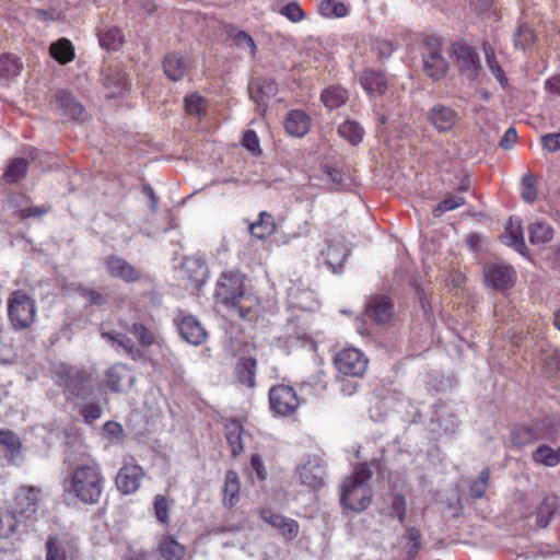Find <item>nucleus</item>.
I'll use <instances>...</instances> for the list:
<instances>
[{
  "label": "nucleus",
  "mask_w": 560,
  "mask_h": 560,
  "mask_svg": "<svg viewBox=\"0 0 560 560\" xmlns=\"http://www.w3.org/2000/svg\"><path fill=\"white\" fill-rule=\"evenodd\" d=\"M364 91L372 97L381 96L387 91V78L382 71L366 69L360 77Z\"/></svg>",
  "instance_id": "nucleus-23"
},
{
  "label": "nucleus",
  "mask_w": 560,
  "mask_h": 560,
  "mask_svg": "<svg viewBox=\"0 0 560 560\" xmlns=\"http://www.w3.org/2000/svg\"><path fill=\"white\" fill-rule=\"evenodd\" d=\"M37 307L34 299L22 290L13 291L8 299V318L13 330H26L36 320Z\"/></svg>",
  "instance_id": "nucleus-4"
},
{
  "label": "nucleus",
  "mask_w": 560,
  "mask_h": 560,
  "mask_svg": "<svg viewBox=\"0 0 560 560\" xmlns=\"http://www.w3.org/2000/svg\"><path fill=\"white\" fill-rule=\"evenodd\" d=\"M406 508L407 504L405 497L399 493L395 494L392 501V510L400 523L405 522L407 510Z\"/></svg>",
  "instance_id": "nucleus-63"
},
{
  "label": "nucleus",
  "mask_w": 560,
  "mask_h": 560,
  "mask_svg": "<svg viewBox=\"0 0 560 560\" xmlns=\"http://www.w3.org/2000/svg\"><path fill=\"white\" fill-rule=\"evenodd\" d=\"M334 363L341 374L361 377L366 372L369 360L359 349L347 348L337 353Z\"/></svg>",
  "instance_id": "nucleus-6"
},
{
  "label": "nucleus",
  "mask_w": 560,
  "mask_h": 560,
  "mask_svg": "<svg viewBox=\"0 0 560 560\" xmlns=\"http://www.w3.org/2000/svg\"><path fill=\"white\" fill-rule=\"evenodd\" d=\"M80 415L82 416L85 423H92L102 416V408L97 404L83 405L80 408Z\"/></svg>",
  "instance_id": "nucleus-60"
},
{
  "label": "nucleus",
  "mask_w": 560,
  "mask_h": 560,
  "mask_svg": "<svg viewBox=\"0 0 560 560\" xmlns=\"http://www.w3.org/2000/svg\"><path fill=\"white\" fill-rule=\"evenodd\" d=\"M532 459L535 464L553 468L560 464V444L557 448L548 444H540L533 453Z\"/></svg>",
  "instance_id": "nucleus-28"
},
{
  "label": "nucleus",
  "mask_w": 560,
  "mask_h": 560,
  "mask_svg": "<svg viewBox=\"0 0 560 560\" xmlns=\"http://www.w3.org/2000/svg\"><path fill=\"white\" fill-rule=\"evenodd\" d=\"M103 83L109 91L110 97L121 94L129 85L127 74L119 68H108L103 78Z\"/></svg>",
  "instance_id": "nucleus-27"
},
{
  "label": "nucleus",
  "mask_w": 560,
  "mask_h": 560,
  "mask_svg": "<svg viewBox=\"0 0 560 560\" xmlns=\"http://www.w3.org/2000/svg\"><path fill=\"white\" fill-rule=\"evenodd\" d=\"M365 316L378 325H386L393 317V303L387 296H372L365 307Z\"/></svg>",
  "instance_id": "nucleus-20"
},
{
  "label": "nucleus",
  "mask_w": 560,
  "mask_h": 560,
  "mask_svg": "<svg viewBox=\"0 0 560 560\" xmlns=\"http://www.w3.org/2000/svg\"><path fill=\"white\" fill-rule=\"evenodd\" d=\"M501 240L503 244L513 247L517 253L525 256L527 247L523 235L521 220H514L511 218L505 225V231L501 235Z\"/></svg>",
  "instance_id": "nucleus-24"
},
{
  "label": "nucleus",
  "mask_w": 560,
  "mask_h": 560,
  "mask_svg": "<svg viewBox=\"0 0 560 560\" xmlns=\"http://www.w3.org/2000/svg\"><path fill=\"white\" fill-rule=\"evenodd\" d=\"M529 242L533 245L541 246L553 238V229L550 224L539 221L528 226Z\"/></svg>",
  "instance_id": "nucleus-35"
},
{
  "label": "nucleus",
  "mask_w": 560,
  "mask_h": 560,
  "mask_svg": "<svg viewBox=\"0 0 560 560\" xmlns=\"http://www.w3.org/2000/svg\"><path fill=\"white\" fill-rule=\"evenodd\" d=\"M396 49V46L387 39H376L373 44V50L380 58H388Z\"/></svg>",
  "instance_id": "nucleus-62"
},
{
  "label": "nucleus",
  "mask_w": 560,
  "mask_h": 560,
  "mask_svg": "<svg viewBox=\"0 0 560 560\" xmlns=\"http://www.w3.org/2000/svg\"><path fill=\"white\" fill-rule=\"evenodd\" d=\"M122 40L121 31L117 27H110L98 34L100 45L107 50H116Z\"/></svg>",
  "instance_id": "nucleus-47"
},
{
  "label": "nucleus",
  "mask_w": 560,
  "mask_h": 560,
  "mask_svg": "<svg viewBox=\"0 0 560 560\" xmlns=\"http://www.w3.org/2000/svg\"><path fill=\"white\" fill-rule=\"evenodd\" d=\"M556 505H557L556 497H547L539 504V506L537 509V523L540 527H546L549 524L550 518L555 514Z\"/></svg>",
  "instance_id": "nucleus-48"
},
{
  "label": "nucleus",
  "mask_w": 560,
  "mask_h": 560,
  "mask_svg": "<svg viewBox=\"0 0 560 560\" xmlns=\"http://www.w3.org/2000/svg\"><path fill=\"white\" fill-rule=\"evenodd\" d=\"M104 265L106 272L112 278L119 279L126 283H133L142 278L141 270L118 255H108L104 260Z\"/></svg>",
  "instance_id": "nucleus-12"
},
{
  "label": "nucleus",
  "mask_w": 560,
  "mask_h": 560,
  "mask_svg": "<svg viewBox=\"0 0 560 560\" xmlns=\"http://www.w3.org/2000/svg\"><path fill=\"white\" fill-rule=\"evenodd\" d=\"M154 513L160 523L166 524L168 522V502L162 494H158L154 499Z\"/></svg>",
  "instance_id": "nucleus-55"
},
{
  "label": "nucleus",
  "mask_w": 560,
  "mask_h": 560,
  "mask_svg": "<svg viewBox=\"0 0 560 560\" xmlns=\"http://www.w3.org/2000/svg\"><path fill=\"white\" fill-rule=\"evenodd\" d=\"M180 337L190 345H202L208 334L201 323L192 315L183 316L177 323Z\"/></svg>",
  "instance_id": "nucleus-18"
},
{
  "label": "nucleus",
  "mask_w": 560,
  "mask_h": 560,
  "mask_svg": "<svg viewBox=\"0 0 560 560\" xmlns=\"http://www.w3.org/2000/svg\"><path fill=\"white\" fill-rule=\"evenodd\" d=\"M284 127L288 133L300 138L308 132L311 118L303 110H291L284 120Z\"/></svg>",
  "instance_id": "nucleus-25"
},
{
  "label": "nucleus",
  "mask_w": 560,
  "mask_h": 560,
  "mask_svg": "<svg viewBox=\"0 0 560 560\" xmlns=\"http://www.w3.org/2000/svg\"><path fill=\"white\" fill-rule=\"evenodd\" d=\"M490 480V469L489 467H485L479 476L472 480L469 485V494L474 499H481L488 488Z\"/></svg>",
  "instance_id": "nucleus-49"
},
{
  "label": "nucleus",
  "mask_w": 560,
  "mask_h": 560,
  "mask_svg": "<svg viewBox=\"0 0 560 560\" xmlns=\"http://www.w3.org/2000/svg\"><path fill=\"white\" fill-rule=\"evenodd\" d=\"M325 173L330 180V189L345 190V189L350 188L351 178L343 172H341L337 168H331V167L326 166Z\"/></svg>",
  "instance_id": "nucleus-51"
},
{
  "label": "nucleus",
  "mask_w": 560,
  "mask_h": 560,
  "mask_svg": "<svg viewBox=\"0 0 560 560\" xmlns=\"http://www.w3.org/2000/svg\"><path fill=\"white\" fill-rule=\"evenodd\" d=\"M349 98V92L340 85L328 86L322 92L320 100L329 110L341 107Z\"/></svg>",
  "instance_id": "nucleus-32"
},
{
  "label": "nucleus",
  "mask_w": 560,
  "mask_h": 560,
  "mask_svg": "<svg viewBox=\"0 0 560 560\" xmlns=\"http://www.w3.org/2000/svg\"><path fill=\"white\" fill-rule=\"evenodd\" d=\"M465 203V199L460 196H452L443 199L435 208V212L444 213L457 209Z\"/></svg>",
  "instance_id": "nucleus-59"
},
{
  "label": "nucleus",
  "mask_w": 560,
  "mask_h": 560,
  "mask_svg": "<svg viewBox=\"0 0 560 560\" xmlns=\"http://www.w3.org/2000/svg\"><path fill=\"white\" fill-rule=\"evenodd\" d=\"M338 135L352 145L359 144L364 135L363 128L354 120H346L338 127Z\"/></svg>",
  "instance_id": "nucleus-40"
},
{
  "label": "nucleus",
  "mask_w": 560,
  "mask_h": 560,
  "mask_svg": "<svg viewBox=\"0 0 560 560\" xmlns=\"http://www.w3.org/2000/svg\"><path fill=\"white\" fill-rule=\"evenodd\" d=\"M260 517L270 526L278 528L283 537L288 539H293L299 534V524L292 518H287L268 509L260 512Z\"/></svg>",
  "instance_id": "nucleus-21"
},
{
  "label": "nucleus",
  "mask_w": 560,
  "mask_h": 560,
  "mask_svg": "<svg viewBox=\"0 0 560 560\" xmlns=\"http://www.w3.org/2000/svg\"><path fill=\"white\" fill-rule=\"evenodd\" d=\"M269 404L276 415L285 417L298 409L300 400L293 387L279 384L270 388Z\"/></svg>",
  "instance_id": "nucleus-9"
},
{
  "label": "nucleus",
  "mask_w": 560,
  "mask_h": 560,
  "mask_svg": "<svg viewBox=\"0 0 560 560\" xmlns=\"http://www.w3.org/2000/svg\"><path fill=\"white\" fill-rule=\"evenodd\" d=\"M245 277L242 272L229 270L222 272L217 280L214 298L231 315L245 320H253L258 315V298L244 287Z\"/></svg>",
  "instance_id": "nucleus-1"
},
{
  "label": "nucleus",
  "mask_w": 560,
  "mask_h": 560,
  "mask_svg": "<svg viewBox=\"0 0 560 560\" xmlns=\"http://www.w3.org/2000/svg\"><path fill=\"white\" fill-rule=\"evenodd\" d=\"M277 92L278 85L272 79L255 78L248 83L249 97L261 113L266 110V102L273 97Z\"/></svg>",
  "instance_id": "nucleus-15"
},
{
  "label": "nucleus",
  "mask_w": 560,
  "mask_h": 560,
  "mask_svg": "<svg viewBox=\"0 0 560 560\" xmlns=\"http://www.w3.org/2000/svg\"><path fill=\"white\" fill-rule=\"evenodd\" d=\"M45 549V560H82L74 540L63 534L49 535Z\"/></svg>",
  "instance_id": "nucleus-8"
},
{
  "label": "nucleus",
  "mask_w": 560,
  "mask_h": 560,
  "mask_svg": "<svg viewBox=\"0 0 560 560\" xmlns=\"http://www.w3.org/2000/svg\"><path fill=\"white\" fill-rule=\"evenodd\" d=\"M50 55L65 65L73 59L74 52L70 40L61 38L50 46Z\"/></svg>",
  "instance_id": "nucleus-43"
},
{
  "label": "nucleus",
  "mask_w": 560,
  "mask_h": 560,
  "mask_svg": "<svg viewBox=\"0 0 560 560\" xmlns=\"http://www.w3.org/2000/svg\"><path fill=\"white\" fill-rule=\"evenodd\" d=\"M127 378H130V373L126 365L114 364L105 374V382L109 390L118 393L121 390V384Z\"/></svg>",
  "instance_id": "nucleus-36"
},
{
  "label": "nucleus",
  "mask_w": 560,
  "mask_h": 560,
  "mask_svg": "<svg viewBox=\"0 0 560 560\" xmlns=\"http://www.w3.org/2000/svg\"><path fill=\"white\" fill-rule=\"evenodd\" d=\"M230 38L235 47L248 54L250 57H255L257 46L254 38L247 32L236 31L235 33H230Z\"/></svg>",
  "instance_id": "nucleus-44"
},
{
  "label": "nucleus",
  "mask_w": 560,
  "mask_h": 560,
  "mask_svg": "<svg viewBox=\"0 0 560 560\" xmlns=\"http://www.w3.org/2000/svg\"><path fill=\"white\" fill-rule=\"evenodd\" d=\"M158 551L164 560H183L186 548L172 536H164L159 541Z\"/></svg>",
  "instance_id": "nucleus-30"
},
{
  "label": "nucleus",
  "mask_w": 560,
  "mask_h": 560,
  "mask_svg": "<svg viewBox=\"0 0 560 560\" xmlns=\"http://www.w3.org/2000/svg\"><path fill=\"white\" fill-rule=\"evenodd\" d=\"M457 65L462 73L470 81L475 80L481 69L478 54L467 45H457L454 48Z\"/></svg>",
  "instance_id": "nucleus-17"
},
{
  "label": "nucleus",
  "mask_w": 560,
  "mask_h": 560,
  "mask_svg": "<svg viewBox=\"0 0 560 560\" xmlns=\"http://www.w3.org/2000/svg\"><path fill=\"white\" fill-rule=\"evenodd\" d=\"M538 440H540L538 431L525 424L514 427L511 432V441L517 447L534 444Z\"/></svg>",
  "instance_id": "nucleus-37"
},
{
  "label": "nucleus",
  "mask_w": 560,
  "mask_h": 560,
  "mask_svg": "<svg viewBox=\"0 0 560 560\" xmlns=\"http://www.w3.org/2000/svg\"><path fill=\"white\" fill-rule=\"evenodd\" d=\"M0 446L5 452L7 459L13 465H20L24 460L21 439L10 430H0Z\"/></svg>",
  "instance_id": "nucleus-22"
},
{
  "label": "nucleus",
  "mask_w": 560,
  "mask_h": 560,
  "mask_svg": "<svg viewBox=\"0 0 560 560\" xmlns=\"http://www.w3.org/2000/svg\"><path fill=\"white\" fill-rule=\"evenodd\" d=\"M482 48L489 70L500 83V85L504 89L508 85V78L505 77L503 69L495 58L494 49L489 44H483Z\"/></svg>",
  "instance_id": "nucleus-41"
},
{
  "label": "nucleus",
  "mask_w": 560,
  "mask_h": 560,
  "mask_svg": "<svg viewBox=\"0 0 560 560\" xmlns=\"http://www.w3.org/2000/svg\"><path fill=\"white\" fill-rule=\"evenodd\" d=\"M514 47L526 50L533 47L536 42V34L528 24L520 25L514 32Z\"/></svg>",
  "instance_id": "nucleus-42"
},
{
  "label": "nucleus",
  "mask_w": 560,
  "mask_h": 560,
  "mask_svg": "<svg viewBox=\"0 0 560 560\" xmlns=\"http://www.w3.org/2000/svg\"><path fill=\"white\" fill-rule=\"evenodd\" d=\"M257 362L253 358H242L236 365L238 381L247 387L255 386Z\"/></svg>",
  "instance_id": "nucleus-38"
},
{
  "label": "nucleus",
  "mask_w": 560,
  "mask_h": 560,
  "mask_svg": "<svg viewBox=\"0 0 560 560\" xmlns=\"http://www.w3.org/2000/svg\"><path fill=\"white\" fill-rule=\"evenodd\" d=\"M540 141L542 148L548 152L555 153L560 150V132L545 133Z\"/></svg>",
  "instance_id": "nucleus-61"
},
{
  "label": "nucleus",
  "mask_w": 560,
  "mask_h": 560,
  "mask_svg": "<svg viewBox=\"0 0 560 560\" xmlns=\"http://www.w3.org/2000/svg\"><path fill=\"white\" fill-rule=\"evenodd\" d=\"M275 231L276 223L273 217L266 211H261L259 213V220L249 225L250 234L258 240L269 237Z\"/></svg>",
  "instance_id": "nucleus-33"
},
{
  "label": "nucleus",
  "mask_w": 560,
  "mask_h": 560,
  "mask_svg": "<svg viewBox=\"0 0 560 560\" xmlns=\"http://www.w3.org/2000/svg\"><path fill=\"white\" fill-rule=\"evenodd\" d=\"M405 538L408 539L407 552L410 557H415L420 547L421 534L416 527H409L406 530Z\"/></svg>",
  "instance_id": "nucleus-57"
},
{
  "label": "nucleus",
  "mask_w": 560,
  "mask_h": 560,
  "mask_svg": "<svg viewBox=\"0 0 560 560\" xmlns=\"http://www.w3.org/2000/svg\"><path fill=\"white\" fill-rule=\"evenodd\" d=\"M424 73L432 80H441L448 70V61L442 55L441 46L436 40L427 43L422 54Z\"/></svg>",
  "instance_id": "nucleus-10"
},
{
  "label": "nucleus",
  "mask_w": 560,
  "mask_h": 560,
  "mask_svg": "<svg viewBox=\"0 0 560 560\" xmlns=\"http://www.w3.org/2000/svg\"><path fill=\"white\" fill-rule=\"evenodd\" d=\"M22 63L19 58L12 55H4L0 57V80L8 83L10 80L20 74Z\"/></svg>",
  "instance_id": "nucleus-39"
},
{
  "label": "nucleus",
  "mask_w": 560,
  "mask_h": 560,
  "mask_svg": "<svg viewBox=\"0 0 560 560\" xmlns=\"http://www.w3.org/2000/svg\"><path fill=\"white\" fill-rule=\"evenodd\" d=\"M224 434L231 446L232 456H238L244 450L242 443L243 427L237 420H228L224 425Z\"/></svg>",
  "instance_id": "nucleus-31"
},
{
  "label": "nucleus",
  "mask_w": 560,
  "mask_h": 560,
  "mask_svg": "<svg viewBox=\"0 0 560 560\" xmlns=\"http://www.w3.org/2000/svg\"><path fill=\"white\" fill-rule=\"evenodd\" d=\"M240 480L234 470H228L225 474L223 487V503L225 506L232 508L238 501Z\"/></svg>",
  "instance_id": "nucleus-34"
},
{
  "label": "nucleus",
  "mask_w": 560,
  "mask_h": 560,
  "mask_svg": "<svg viewBox=\"0 0 560 560\" xmlns=\"http://www.w3.org/2000/svg\"><path fill=\"white\" fill-rule=\"evenodd\" d=\"M320 255L332 272L339 271L347 260L349 250L342 241L326 240Z\"/></svg>",
  "instance_id": "nucleus-19"
},
{
  "label": "nucleus",
  "mask_w": 560,
  "mask_h": 560,
  "mask_svg": "<svg viewBox=\"0 0 560 560\" xmlns=\"http://www.w3.org/2000/svg\"><path fill=\"white\" fill-rule=\"evenodd\" d=\"M27 173V161L23 158H18L13 160L5 173L4 178L8 183H16L21 178H23Z\"/></svg>",
  "instance_id": "nucleus-50"
},
{
  "label": "nucleus",
  "mask_w": 560,
  "mask_h": 560,
  "mask_svg": "<svg viewBox=\"0 0 560 560\" xmlns=\"http://www.w3.org/2000/svg\"><path fill=\"white\" fill-rule=\"evenodd\" d=\"M60 385L69 397L86 399L91 395L90 376L75 368H66L59 375Z\"/></svg>",
  "instance_id": "nucleus-7"
},
{
  "label": "nucleus",
  "mask_w": 560,
  "mask_h": 560,
  "mask_svg": "<svg viewBox=\"0 0 560 560\" xmlns=\"http://www.w3.org/2000/svg\"><path fill=\"white\" fill-rule=\"evenodd\" d=\"M185 108L190 115H201L205 107V100L198 94H190L185 97Z\"/></svg>",
  "instance_id": "nucleus-53"
},
{
  "label": "nucleus",
  "mask_w": 560,
  "mask_h": 560,
  "mask_svg": "<svg viewBox=\"0 0 560 560\" xmlns=\"http://www.w3.org/2000/svg\"><path fill=\"white\" fill-rule=\"evenodd\" d=\"M372 471L366 464H359L353 475L345 478L341 485L340 503L343 508L360 513L368 509L372 501L369 481Z\"/></svg>",
  "instance_id": "nucleus-3"
},
{
  "label": "nucleus",
  "mask_w": 560,
  "mask_h": 560,
  "mask_svg": "<svg viewBox=\"0 0 560 560\" xmlns=\"http://www.w3.org/2000/svg\"><path fill=\"white\" fill-rule=\"evenodd\" d=\"M427 117L432 127L441 133L453 130L460 120L459 113L444 104L432 106L428 110Z\"/></svg>",
  "instance_id": "nucleus-14"
},
{
  "label": "nucleus",
  "mask_w": 560,
  "mask_h": 560,
  "mask_svg": "<svg viewBox=\"0 0 560 560\" xmlns=\"http://www.w3.org/2000/svg\"><path fill=\"white\" fill-rule=\"evenodd\" d=\"M42 503V491L35 487L21 486L14 495L15 515L22 520H32L36 516Z\"/></svg>",
  "instance_id": "nucleus-5"
},
{
  "label": "nucleus",
  "mask_w": 560,
  "mask_h": 560,
  "mask_svg": "<svg viewBox=\"0 0 560 560\" xmlns=\"http://www.w3.org/2000/svg\"><path fill=\"white\" fill-rule=\"evenodd\" d=\"M56 102L63 115L73 119H79L83 116L84 109L82 105L77 102L70 92L66 90L58 91L56 94Z\"/></svg>",
  "instance_id": "nucleus-29"
},
{
  "label": "nucleus",
  "mask_w": 560,
  "mask_h": 560,
  "mask_svg": "<svg viewBox=\"0 0 560 560\" xmlns=\"http://www.w3.org/2000/svg\"><path fill=\"white\" fill-rule=\"evenodd\" d=\"M189 66V60L179 54H170L163 60L165 75L173 81L184 78Z\"/></svg>",
  "instance_id": "nucleus-26"
},
{
  "label": "nucleus",
  "mask_w": 560,
  "mask_h": 560,
  "mask_svg": "<svg viewBox=\"0 0 560 560\" xmlns=\"http://www.w3.org/2000/svg\"><path fill=\"white\" fill-rule=\"evenodd\" d=\"M536 196L535 178L533 175L527 174L522 179V197L525 201L532 203Z\"/></svg>",
  "instance_id": "nucleus-56"
},
{
  "label": "nucleus",
  "mask_w": 560,
  "mask_h": 560,
  "mask_svg": "<svg viewBox=\"0 0 560 560\" xmlns=\"http://www.w3.org/2000/svg\"><path fill=\"white\" fill-rule=\"evenodd\" d=\"M483 278L488 287L504 290L514 284V269L503 262L488 264L483 267Z\"/></svg>",
  "instance_id": "nucleus-13"
},
{
  "label": "nucleus",
  "mask_w": 560,
  "mask_h": 560,
  "mask_svg": "<svg viewBox=\"0 0 560 560\" xmlns=\"http://www.w3.org/2000/svg\"><path fill=\"white\" fill-rule=\"evenodd\" d=\"M114 348L116 350L124 351L127 355L131 357L132 359H136L139 353V351L135 348L131 339L122 334H120L116 339Z\"/></svg>",
  "instance_id": "nucleus-58"
},
{
  "label": "nucleus",
  "mask_w": 560,
  "mask_h": 560,
  "mask_svg": "<svg viewBox=\"0 0 560 560\" xmlns=\"http://www.w3.org/2000/svg\"><path fill=\"white\" fill-rule=\"evenodd\" d=\"M104 433L116 442H120L124 438V429L120 423L115 421H107L103 425Z\"/></svg>",
  "instance_id": "nucleus-64"
},
{
  "label": "nucleus",
  "mask_w": 560,
  "mask_h": 560,
  "mask_svg": "<svg viewBox=\"0 0 560 560\" xmlns=\"http://www.w3.org/2000/svg\"><path fill=\"white\" fill-rule=\"evenodd\" d=\"M20 518L13 511L0 508V537L8 538L16 529Z\"/></svg>",
  "instance_id": "nucleus-45"
},
{
  "label": "nucleus",
  "mask_w": 560,
  "mask_h": 560,
  "mask_svg": "<svg viewBox=\"0 0 560 560\" xmlns=\"http://www.w3.org/2000/svg\"><path fill=\"white\" fill-rule=\"evenodd\" d=\"M105 477L96 462L80 464L74 467L70 477L65 481L67 495L73 497L83 504H96L103 493Z\"/></svg>",
  "instance_id": "nucleus-2"
},
{
  "label": "nucleus",
  "mask_w": 560,
  "mask_h": 560,
  "mask_svg": "<svg viewBox=\"0 0 560 560\" xmlns=\"http://www.w3.org/2000/svg\"><path fill=\"white\" fill-rule=\"evenodd\" d=\"M144 470L137 463H126L117 472L115 485L117 490L124 494H133L140 488Z\"/></svg>",
  "instance_id": "nucleus-11"
},
{
  "label": "nucleus",
  "mask_w": 560,
  "mask_h": 560,
  "mask_svg": "<svg viewBox=\"0 0 560 560\" xmlns=\"http://www.w3.org/2000/svg\"><path fill=\"white\" fill-rule=\"evenodd\" d=\"M298 474L303 485L318 489L325 483L326 466L320 458L313 457L298 468Z\"/></svg>",
  "instance_id": "nucleus-16"
},
{
  "label": "nucleus",
  "mask_w": 560,
  "mask_h": 560,
  "mask_svg": "<svg viewBox=\"0 0 560 560\" xmlns=\"http://www.w3.org/2000/svg\"><path fill=\"white\" fill-rule=\"evenodd\" d=\"M318 10L325 18H345L348 14L347 5L337 0H323Z\"/></svg>",
  "instance_id": "nucleus-46"
},
{
  "label": "nucleus",
  "mask_w": 560,
  "mask_h": 560,
  "mask_svg": "<svg viewBox=\"0 0 560 560\" xmlns=\"http://www.w3.org/2000/svg\"><path fill=\"white\" fill-rule=\"evenodd\" d=\"M279 12L293 23H298L304 19V11L295 1L288 3L287 5L281 8Z\"/></svg>",
  "instance_id": "nucleus-54"
},
{
  "label": "nucleus",
  "mask_w": 560,
  "mask_h": 560,
  "mask_svg": "<svg viewBox=\"0 0 560 560\" xmlns=\"http://www.w3.org/2000/svg\"><path fill=\"white\" fill-rule=\"evenodd\" d=\"M129 331L143 347H149L156 342L155 334L141 323H133L129 328Z\"/></svg>",
  "instance_id": "nucleus-52"
}]
</instances>
